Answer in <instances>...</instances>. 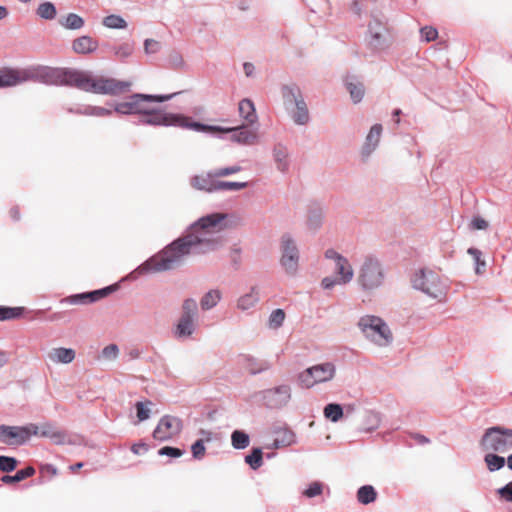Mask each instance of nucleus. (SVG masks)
<instances>
[{"mask_svg": "<svg viewBox=\"0 0 512 512\" xmlns=\"http://www.w3.org/2000/svg\"><path fill=\"white\" fill-rule=\"evenodd\" d=\"M232 445L236 449H244L249 445V436L243 431L235 430L231 435Z\"/></svg>", "mask_w": 512, "mask_h": 512, "instance_id": "39", "label": "nucleus"}, {"mask_svg": "<svg viewBox=\"0 0 512 512\" xmlns=\"http://www.w3.org/2000/svg\"><path fill=\"white\" fill-rule=\"evenodd\" d=\"M382 133V126L380 124H375L371 127L367 137L366 143L363 147V153L369 155L377 146L380 136Z\"/></svg>", "mask_w": 512, "mask_h": 512, "instance_id": "26", "label": "nucleus"}, {"mask_svg": "<svg viewBox=\"0 0 512 512\" xmlns=\"http://www.w3.org/2000/svg\"><path fill=\"white\" fill-rule=\"evenodd\" d=\"M134 51V46L132 43H122L114 48V54L115 56L120 59L124 60L132 55Z\"/></svg>", "mask_w": 512, "mask_h": 512, "instance_id": "43", "label": "nucleus"}, {"mask_svg": "<svg viewBox=\"0 0 512 512\" xmlns=\"http://www.w3.org/2000/svg\"><path fill=\"white\" fill-rule=\"evenodd\" d=\"M294 438L295 436L290 430H281L274 439V446L276 448L290 446L295 442Z\"/></svg>", "mask_w": 512, "mask_h": 512, "instance_id": "31", "label": "nucleus"}, {"mask_svg": "<svg viewBox=\"0 0 512 512\" xmlns=\"http://www.w3.org/2000/svg\"><path fill=\"white\" fill-rule=\"evenodd\" d=\"M238 110L240 117H242L248 124H253L257 121L255 106L250 99H243L239 102Z\"/></svg>", "mask_w": 512, "mask_h": 512, "instance_id": "25", "label": "nucleus"}, {"mask_svg": "<svg viewBox=\"0 0 512 512\" xmlns=\"http://www.w3.org/2000/svg\"><path fill=\"white\" fill-rule=\"evenodd\" d=\"M282 94L286 102H294L296 105V111L293 113L294 121L300 125L306 124L309 120V113L299 88L296 85L285 86Z\"/></svg>", "mask_w": 512, "mask_h": 512, "instance_id": "10", "label": "nucleus"}, {"mask_svg": "<svg viewBox=\"0 0 512 512\" xmlns=\"http://www.w3.org/2000/svg\"><path fill=\"white\" fill-rule=\"evenodd\" d=\"M336 283H338V281H335L329 277H326L322 280V286L325 288V289H330L332 288Z\"/></svg>", "mask_w": 512, "mask_h": 512, "instance_id": "64", "label": "nucleus"}, {"mask_svg": "<svg viewBox=\"0 0 512 512\" xmlns=\"http://www.w3.org/2000/svg\"><path fill=\"white\" fill-rule=\"evenodd\" d=\"M0 440L9 445L23 444L24 439L21 427L0 426Z\"/></svg>", "mask_w": 512, "mask_h": 512, "instance_id": "22", "label": "nucleus"}, {"mask_svg": "<svg viewBox=\"0 0 512 512\" xmlns=\"http://www.w3.org/2000/svg\"><path fill=\"white\" fill-rule=\"evenodd\" d=\"M67 69L40 67L36 70L35 75L46 84L64 85Z\"/></svg>", "mask_w": 512, "mask_h": 512, "instance_id": "16", "label": "nucleus"}, {"mask_svg": "<svg viewBox=\"0 0 512 512\" xmlns=\"http://www.w3.org/2000/svg\"><path fill=\"white\" fill-rule=\"evenodd\" d=\"M223 128L222 126H220ZM230 132H234L231 136V139L235 142L244 145H253L257 141V132L252 129L242 128L240 131H236V128L230 127ZM229 133V131L227 132Z\"/></svg>", "mask_w": 512, "mask_h": 512, "instance_id": "24", "label": "nucleus"}, {"mask_svg": "<svg viewBox=\"0 0 512 512\" xmlns=\"http://www.w3.org/2000/svg\"><path fill=\"white\" fill-rule=\"evenodd\" d=\"M358 326L364 335L378 346H386L392 342L393 336L388 325L379 317L363 316Z\"/></svg>", "mask_w": 512, "mask_h": 512, "instance_id": "4", "label": "nucleus"}, {"mask_svg": "<svg viewBox=\"0 0 512 512\" xmlns=\"http://www.w3.org/2000/svg\"><path fill=\"white\" fill-rule=\"evenodd\" d=\"M377 493L373 486L365 485L359 488L357 499L362 504H369L376 500Z\"/></svg>", "mask_w": 512, "mask_h": 512, "instance_id": "30", "label": "nucleus"}, {"mask_svg": "<svg viewBox=\"0 0 512 512\" xmlns=\"http://www.w3.org/2000/svg\"><path fill=\"white\" fill-rule=\"evenodd\" d=\"M18 461L13 457L0 456V471L11 472L16 469Z\"/></svg>", "mask_w": 512, "mask_h": 512, "instance_id": "47", "label": "nucleus"}, {"mask_svg": "<svg viewBox=\"0 0 512 512\" xmlns=\"http://www.w3.org/2000/svg\"><path fill=\"white\" fill-rule=\"evenodd\" d=\"M217 176L214 175V172H210L207 174L196 175L191 179V185L198 190H203L206 192L217 191Z\"/></svg>", "mask_w": 512, "mask_h": 512, "instance_id": "20", "label": "nucleus"}, {"mask_svg": "<svg viewBox=\"0 0 512 512\" xmlns=\"http://www.w3.org/2000/svg\"><path fill=\"white\" fill-rule=\"evenodd\" d=\"M111 113V110L103 107H88L85 111V114L94 116H109Z\"/></svg>", "mask_w": 512, "mask_h": 512, "instance_id": "57", "label": "nucleus"}, {"mask_svg": "<svg viewBox=\"0 0 512 512\" xmlns=\"http://www.w3.org/2000/svg\"><path fill=\"white\" fill-rule=\"evenodd\" d=\"M485 463L487 465V468L489 471L493 472L496 470H499L504 467L505 465V458L498 456L493 453H489L484 458Z\"/></svg>", "mask_w": 512, "mask_h": 512, "instance_id": "36", "label": "nucleus"}, {"mask_svg": "<svg viewBox=\"0 0 512 512\" xmlns=\"http://www.w3.org/2000/svg\"><path fill=\"white\" fill-rule=\"evenodd\" d=\"M8 215L13 221H19L21 219L20 208L18 206L11 207L8 211Z\"/></svg>", "mask_w": 512, "mask_h": 512, "instance_id": "63", "label": "nucleus"}, {"mask_svg": "<svg viewBox=\"0 0 512 512\" xmlns=\"http://www.w3.org/2000/svg\"><path fill=\"white\" fill-rule=\"evenodd\" d=\"M40 429V436L51 439L56 445H63L67 442V433L58 429L54 424L50 422L41 424Z\"/></svg>", "mask_w": 512, "mask_h": 512, "instance_id": "19", "label": "nucleus"}, {"mask_svg": "<svg viewBox=\"0 0 512 512\" xmlns=\"http://www.w3.org/2000/svg\"><path fill=\"white\" fill-rule=\"evenodd\" d=\"M76 353L71 348L58 347L48 352V358L52 363L69 364L75 359Z\"/></svg>", "mask_w": 512, "mask_h": 512, "instance_id": "21", "label": "nucleus"}, {"mask_svg": "<svg viewBox=\"0 0 512 512\" xmlns=\"http://www.w3.org/2000/svg\"><path fill=\"white\" fill-rule=\"evenodd\" d=\"M335 372L336 369L332 363L317 364L301 372L298 380L303 388H311L316 384L332 380Z\"/></svg>", "mask_w": 512, "mask_h": 512, "instance_id": "8", "label": "nucleus"}, {"mask_svg": "<svg viewBox=\"0 0 512 512\" xmlns=\"http://www.w3.org/2000/svg\"><path fill=\"white\" fill-rule=\"evenodd\" d=\"M323 491V484L321 482H313L309 485V487L303 492V495H305L308 498H312L315 496H318Z\"/></svg>", "mask_w": 512, "mask_h": 512, "instance_id": "50", "label": "nucleus"}, {"mask_svg": "<svg viewBox=\"0 0 512 512\" xmlns=\"http://www.w3.org/2000/svg\"><path fill=\"white\" fill-rule=\"evenodd\" d=\"M258 302V293L255 291L254 288L252 290L243 295L238 300V308L245 311L253 307Z\"/></svg>", "mask_w": 512, "mask_h": 512, "instance_id": "32", "label": "nucleus"}, {"mask_svg": "<svg viewBox=\"0 0 512 512\" xmlns=\"http://www.w3.org/2000/svg\"><path fill=\"white\" fill-rule=\"evenodd\" d=\"M98 48V41L90 36H81L72 42V49L77 54H89Z\"/></svg>", "mask_w": 512, "mask_h": 512, "instance_id": "23", "label": "nucleus"}, {"mask_svg": "<svg viewBox=\"0 0 512 512\" xmlns=\"http://www.w3.org/2000/svg\"><path fill=\"white\" fill-rule=\"evenodd\" d=\"M324 415L333 422H337L343 416V409L339 404L330 403L324 408Z\"/></svg>", "mask_w": 512, "mask_h": 512, "instance_id": "42", "label": "nucleus"}, {"mask_svg": "<svg viewBox=\"0 0 512 512\" xmlns=\"http://www.w3.org/2000/svg\"><path fill=\"white\" fill-rule=\"evenodd\" d=\"M221 294L218 290H211L207 292L201 299V308L203 310H209L213 308L220 300Z\"/></svg>", "mask_w": 512, "mask_h": 512, "instance_id": "33", "label": "nucleus"}, {"mask_svg": "<svg viewBox=\"0 0 512 512\" xmlns=\"http://www.w3.org/2000/svg\"><path fill=\"white\" fill-rule=\"evenodd\" d=\"M119 349L117 345L110 344L102 350V356L106 359H115L118 356Z\"/></svg>", "mask_w": 512, "mask_h": 512, "instance_id": "55", "label": "nucleus"}, {"mask_svg": "<svg viewBox=\"0 0 512 512\" xmlns=\"http://www.w3.org/2000/svg\"><path fill=\"white\" fill-rule=\"evenodd\" d=\"M24 312L23 307H3L0 306V321L19 318Z\"/></svg>", "mask_w": 512, "mask_h": 512, "instance_id": "40", "label": "nucleus"}, {"mask_svg": "<svg viewBox=\"0 0 512 512\" xmlns=\"http://www.w3.org/2000/svg\"><path fill=\"white\" fill-rule=\"evenodd\" d=\"M298 258V249L294 241L289 236L284 235L282 237L281 263L287 272L293 273L296 271Z\"/></svg>", "mask_w": 512, "mask_h": 512, "instance_id": "13", "label": "nucleus"}, {"mask_svg": "<svg viewBox=\"0 0 512 512\" xmlns=\"http://www.w3.org/2000/svg\"><path fill=\"white\" fill-rule=\"evenodd\" d=\"M182 428L181 420L166 415L162 417L153 431V437L159 441H166L177 435Z\"/></svg>", "mask_w": 512, "mask_h": 512, "instance_id": "12", "label": "nucleus"}, {"mask_svg": "<svg viewBox=\"0 0 512 512\" xmlns=\"http://www.w3.org/2000/svg\"><path fill=\"white\" fill-rule=\"evenodd\" d=\"M383 278L379 262L370 258L363 264L358 280L363 289L373 290L382 284Z\"/></svg>", "mask_w": 512, "mask_h": 512, "instance_id": "9", "label": "nucleus"}, {"mask_svg": "<svg viewBox=\"0 0 512 512\" xmlns=\"http://www.w3.org/2000/svg\"><path fill=\"white\" fill-rule=\"evenodd\" d=\"M385 27L379 22L375 21L368 26L367 42L373 49H382L385 46Z\"/></svg>", "mask_w": 512, "mask_h": 512, "instance_id": "17", "label": "nucleus"}, {"mask_svg": "<svg viewBox=\"0 0 512 512\" xmlns=\"http://www.w3.org/2000/svg\"><path fill=\"white\" fill-rule=\"evenodd\" d=\"M365 418H366L367 424H369V426L367 428H365V430L371 431L378 427V425H379L378 414L369 412L366 414Z\"/></svg>", "mask_w": 512, "mask_h": 512, "instance_id": "56", "label": "nucleus"}, {"mask_svg": "<svg viewBox=\"0 0 512 512\" xmlns=\"http://www.w3.org/2000/svg\"><path fill=\"white\" fill-rule=\"evenodd\" d=\"M131 451L136 454H142L148 451V445L145 443H136L131 446Z\"/></svg>", "mask_w": 512, "mask_h": 512, "instance_id": "62", "label": "nucleus"}, {"mask_svg": "<svg viewBox=\"0 0 512 512\" xmlns=\"http://www.w3.org/2000/svg\"><path fill=\"white\" fill-rule=\"evenodd\" d=\"M172 95H148L133 94L126 101L116 104L115 111L121 114H142L147 111V104L152 102H164Z\"/></svg>", "mask_w": 512, "mask_h": 512, "instance_id": "6", "label": "nucleus"}, {"mask_svg": "<svg viewBox=\"0 0 512 512\" xmlns=\"http://www.w3.org/2000/svg\"><path fill=\"white\" fill-rule=\"evenodd\" d=\"M500 497L508 502H512V482L498 489Z\"/></svg>", "mask_w": 512, "mask_h": 512, "instance_id": "58", "label": "nucleus"}, {"mask_svg": "<svg viewBox=\"0 0 512 512\" xmlns=\"http://www.w3.org/2000/svg\"><path fill=\"white\" fill-rule=\"evenodd\" d=\"M246 463L250 465L252 469H258L262 465V451L260 448H254L250 455L245 458Z\"/></svg>", "mask_w": 512, "mask_h": 512, "instance_id": "44", "label": "nucleus"}, {"mask_svg": "<svg viewBox=\"0 0 512 512\" xmlns=\"http://www.w3.org/2000/svg\"><path fill=\"white\" fill-rule=\"evenodd\" d=\"M421 37L426 42L434 41L438 37V31L432 26H425L420 30Z\"/></svg>", "mask_w": 512, "mask_h": 512, "instance_id": "51", "label": "nucleus"}, {"mask_svg": "<svg viewBox=\"0 0 512 512\" xmlns=\"http://www.w3.org/2000/svg\"><path fill=\"white\" fill-rule=\"evenodd\" d=\"M56 8L51 2H45L37 8V15L45 20H52L56 16Z\"/></svg>", "mask_w": 512, "mask_h": 512, "instance_id": "38", "label": "nucleus"}, {"mask_svg": "<svg viewBox=\"0 0 512 512\" xmlns=\"http://www.w3.org/2000/svg\"><path fill=\"white\" fill-rule=\"evenodd\" d=\"M488 227V222L480 217H476L471 221V228L474 230H484Z\"/></svg>", "mask_w": 512, "mask_h": 512, "instance_id": "61", "label": "nucleus"}, {"mask_svg": "<svg viewBox=\"0 0 512 512\" xmlns=\"http://www.w3.org/2000/svg\"><path fill=\"white\" fill-rule=\"evenodd\" d=\"M144 49L147 54L156 53L160 49V44L156 40L147 39L144 43Z\"/></svg>", "mask_w": 512, "mask_h": 512, "instance_id": "59", "label": "nucleus"}, {"mask_svg": "<svg viewBox=\"0 0 512 512\" xmlns=\"http://www.w3.org/2000/svg\"><path fill=\"white\" fill-rule=\"evenodd\" d=\"M103 25L111 29H125L126 21L119 15H109L103 19Z\"/></svg>", "mask_w": 512, "mask_h": 512, "instance_id": "41", "label": "nucleus"}, {"mask_svg": "<svg viewBox=\"0 0 512 512\" xmlns=\"http://www.w3.org/2000/svg\"><path fill=\"white\" fill-rule=\"evenodd\" d=\"M413 285L435 299H441L445 295V286L440 276L432 270L422 269L413 279Z\"/></svg>", "mask_w": 512, "mask_h": 512, "instance_id": "7", "label": "nucleus"}, {"mask_svg": "<svg viewBox=\"0 0 512 512\" xmlns=\"http://www.w3.org/2000/svg\"><path fill=\"white\" fill-rule=\"evenodd\" d=\"M61 24L66 29L77 30L84 26V20L79 15L75 13H70L66 16L64 21L61 22Z\"/></svg>", "mask_w": 512, "mask_h": 512, "instance_id": "37", "label": "nucleus"}, {"mask_svg": "<svg viewBox=\"0 0 512 512\" xmlns=\"http://www.w3.org/2000/svg\"><path fill=\"white\" fill-rule=\"evenodd\" d=\"M35 474V469L32 466H28L25 469L19 470L15 475H5L1 478V481L5 484L20 482L26 478L32 477Z\"/></svg>", "mask_w": 512, "mask_h": 512, "instance_id": "29", "label": "nucleus"}, {"mask_svg": "<svg viewBox=\"0 0 512 512\" xmlns=\"http://www.w3.org/2000/svg\"><path fill=\"white\" fill-rule=\"evenodd\" d=\"M468 253L473 257V259L475 260V262L477 264L476 272L480 273V267L479 266L480 265L485 266V262L481 261L482 253L478 249H476V248H469L468 249Z\"/></svg>", "mask_w": 512, "mask_h": 512, "instance_id": "60", "label": "nucleus"}, {"mask_svg": "<svg viewBox=\"0 0 512 512\" xmlns=\"http://www.w3.org/2000/svg\"><path fill=\"white\" fill-rule=\"evenodd\" d=\"M264 399L271 408L285 406L291 399V388L288 385H280L264 392Z\"/></svg>", "mask_w": 512, "mask_h": 512, "instance_id": "14", "label": "nucleus"}, {"mask_svg": "<svg viewBox=\"0 0 512 512\" xmlns=\"http://www.w3.org/2000/svg\"><path fill=\"white\" fill-rule=\"evenodd\" d=\"M285 319V312L282 309L274 310L269 317V326L271 328H278L282 325Z\"/></svg>", "mask_w": 512, "mask_h": 512, "instance_id": "48", "label": "nucleus"}, {"mask_svg": "<svg viewBox=\"0 0 512 512\" xmlns=\"http://www.w3.org/2000/svg\"><path fill=\"white\" fill-rule=\"evenodd\" d=\"M152 405V402L151 401H145V402H137L135 404V408H136V411H137V418L138 420L141 422V421H145L149 418L150 416V410H149V406Z\"/></svg>", "mask_w": 512, "mask_h": 512, "instance_id": "45", "label": "nucleus"}, {"mask_svg": "<svg viewBox=\"0 0 512 512\" xmlns=\"http://www.w3.org/2000/svg\"><path fill=\"white\" fill-rule=\"evenodd\" d=\"M158 453H159V455H165V456H169V457H173V458H177V457H180L183 455L182 450H180L178 448L170 447V446L162 447L158 451Z\"/></svg>", "mask_w": 512, "mask_h": 512, "instance_id": "54", "label": "nucleus"}, {"mask_svg": "<svg viewBox=\"0 0 512 512\" xmlns=\"http://www.w3.org/2000/svg\"><path fill=\"white\" fill-rule=\"evenodd\" d=\"M33 75L27 70L0 69V88L12 87L29 80Z\"/></svg>", "mask_w": 512, "mask_h": 512, "instance_id": "15", "label": "nucleus"}, {"mask_svg": "<svg viewBox=\"0 0 512 512\" xmlns=\"http://www.w3.org/2000/svg\"><path fill=\"white\" fill-rule=\"evenodd\" d=\"M142 122L149 125L178 126L200 132H228L231 130V128L204 125L181 114L166 113L162 110L153 109L150 104H147V111L143 113Z\"/></svg>", "mask_w": 512, "mask_h": 512, "instance_id": "3", "label": "nucleus"}, {"mask_svg": "<svg viewBox=\"0 0 512 512\" xmlns=\"http://www.w3.org/2000/svg\"><path fill=\"white\" fill-rule=\"evenodd\" d=\"M224 213L200 218L189 232L152 256L136 270L139 274L156 273L179 266L187 255H200L215 250L222 242L219 233L224 229Z\"/></svg>", "mask_w": 512, "mask_h": 512, "instance_id": "1", "label": "nucleus"}, {"mask_svg": "<svg viewBox=\"0 0 512 512\" xmlns=\"http://www.w3.org/2000/svg\"><path fill=\"white\" fill-rule=\"evenodd\" d=\"M182 315L177 324L176 333L180 337L190 336L194 331V316L197 310L196 301L186 299L182 305Z\"/></svg>", "mask_w": 512, "mask_h": 512, "instance_id": "11", "label": "nucleus"}, {"mask_svg": "<svg viewBox=\"0 0 512 512\" xmlns=\"http://www.w3.org/2000/svg\"><path fill=\"white\" fill-rule=\"evenodd\" d=\"M41 429L40 426L36 424H28L26 426L21 427V433L23 434L24 443L32 436V435H40Z\"/></svg>", "mask_w": 512, "mask_h": 512, "instance_id": "49", "label": "nucleus"}, {"mask_svg": "<svg viewBox=\"0 0 512 512\" xmlns=\"http://www.w3.org/2000/svg\"><path fill=\"white\" fill-rule=\"evenodd\" d=\"M192 454L195 458L200 459L205 455V446L203 440H197L191 447Z\"/></svg>", "mask_w": 512, "mask_h": 512, "instance_id": "53", "label": "nucleus"}, {"mask_svg": "<svg viewBox=\"0 0 512 512\" xmlns=\"http://www.w3.org/2000/svg\"><path fill=\"white\" fill-rule=\"evenodd\" d=\"M287 156L288 153L285 147L278 145L274 148V158L278 169L281 171H286L288 168Z\"/></svg>", "mask_w": 512, "mask_h": 512, "instance_id": "34", "label": "nucleus"}, {"mask_svg": "<svg viewBox=\"0 0 512 512\" xmlns=\"http://www.w3.org/2000/svg\"><path fill=\"white\" fill-rule=\"evenodd\" d=\"M336 273L340 276L338 281L340 284H345L352 280L353 269L344 257L339 258L338 262H336Z\"/></svg>", "mask_w": 512, "mask_h": 512, "instance_id": "27", "label": "nucleus"}, {"mask_svg": "<svg viewBox=\"0 0 512 512\" xmlns=\"http://www.w3.org/2000/svg\"><path fill=\"white\" fill-rule=\"evenodd\" d=\"M480 445L486 451L506 453L512 449V429L500 426L488 428L480 441Z\"/></svg>", "mask_w": 512, "mask_h": 512, "instance_id": "5", "label": "nucleus"}, {"mask_svg": "<svg viewBox=\"0 0 512 512\" xmlns=\"http://www.w3.org/2000/svg\"><path fill=\"white\" fill-rule=\"evenodd\" d=\"M110 291H111L110 288H104V289L95 290L92 292L76 294V295L69 296L68 298L65 299V301L70 304L93 303V302H96V301L100 300L101 298L107 296L110 293Z\"/></svg>", "mask_w": 512, "mask_h": 512, "instance_id": "18", "label": "nucleus"}, {"mask_svg": "<svg viewBox=\"0 0 512 512\" xmlns=\"http://www.w3.org/2000/svg\"><path fill=\"white\" fill-rule=\"evenodd\" d=\"M64 85L95 94L117 95L128 91L131 83L114 78L93 76L87 71L67 69Z\"/></svg>", "mask_w": 512, "mask_h": 512, "instance_id": "2", "label": "nucleus"}, {"mask_svg": "<svg viewBox=\"0 0 512 512\" xmlns=\"http://www.w3.org/2000/svg\"><path fill=\"white\" fill-rule=\"evenodd\" d=\"M346 88L350 94V97L354 103H359L364 94L365 89L362 82L352 80H346Z\"/></svg>", "mask_w": 512, "mask_h": 512, "instance_id": "28", "label": "nucleus"}, {"mask_svg": "<svg viewBox=\"0 0 512 512\" xmlns=\"http://www.w3.org/2000/svg\"><path fill=\"white\" fill-rule=\"evenodd\" d=\"M217 191L218 190H241L247 187L246 182H230V181H218L217 180Z\"/></svg>", "mask_w": 512, "mask_h": 512, "instance_id": "46", "label": "nucleus"}, {"mask_svg": "<svg viewBox=\"0 0 512 512\" xmlns=\"http://www.w3.org/2000/svg\"><path fill=\"white\" fill-rule=\"evenodd\" d=\"M245 367L250 374H258L269 369L270 364L265 361H258L254 358H247Z\"/></svg>", "mask_w": 512, "mask_h": 512, "instance_id": "35", "label": "nucleus"}, {"mask_svg": "<svg viewBox=\"0 0 512 512\" xmlns=\"http://www.w3.org/2000/svg\"><path fill=\"white\" fill-rule=\"evenodd\" d=\"M239 171H241V167L238 165H235V166H231V167H227V168L216 169L214 171V175L217 176V178H219V177H224V176L238 173Z\"/></svg>", "mask_w": 512, "mask_h": 512, "instance_id": "52", "label": "nucleus"}]
</instances>
